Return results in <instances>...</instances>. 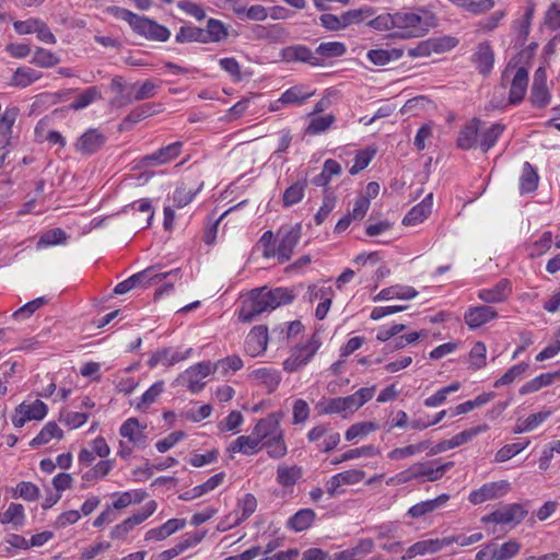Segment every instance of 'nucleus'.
<instances>
[{
    "mask_svg": "<svg viewBox=\"0 0 560 560\" xmlns=\"http://www.w3.org/2000/svg\"><path fill=\"white\" fill-rule=\"evenodd\" d=\"M378 425L372 421L358 422L352 424L345 434L347 441L363 438L377 430Z\"/></svg>",
    "mask_w": 560,
    "mask_h": 560,
    "instance_id": "obj_51",
    "label": "nucleus"
},
{
    "mask_svg": "<svg viewBox=\"0 0 560 560\" xmlns=\"http://www.w3.org/2000/svg\"><path fill=\"white\" fill-rule=\"evenodd\" d=\"M164 389V383L162 381L154 383L136 404L137 409H145L162 394Z\"/></svg>",
    "mask_w": 560,
    "mask_h": 560,
    "instance_id": "obj_59",
    "label": "nucleus"
},
{
    "mask_svg": "<svg viewBox=\"0 0 560 560\" xmlns=\"http://www.w3.org/2000/svg\"><path fill=\"white\" fill-rule=\"evenodd\" d=\"M347 52V47L341 42L320 43L316 48V54L324 58L341 57Z\"/></svg>",
    "mask_w": 560,
    "mask_h": 560,
    "instance_id": "obj_52",
    "label": "nucleus"
},
{
    "mask_svg": "<svg viewBox=\"0 0 560 560\" xmlns=\"http://www.w3.org/2000/svg\"><path fill=\"white\" fill-rule=\"evenodd\" d=\"M559 377H560V372L540 374L539 376H537V377L530 380L529 382H527L526 384H524L520 388V394L527 395L530 393H535L545 386L551 385L553 383V381Z\"/></svg>",
    "mask_w": 560,
    "mask_h": 560,
    "instance_id": "obj_41",
    "label": "nucleus"
},
{
    "mask_svg": "<svg viewBox=\"0 0 560 560\" xmlns=\"http://www.w3.org/2000/svg\"><path fill=\"white\" fill-rule=\"evenodd\" d=\"M436 460H430L424 463H416L412 465L413 476L416 480L424 481H436L443 477V475L450 470L453 466V462H447L439 466H434Z\"/></svg>",
    "mask_w": 560,
    "mask_h": 560,
    "instance_id": "obj_14",
    "label": "nucleus"
},
{
    "mask_svg": "<svg viewBox=\"0 0 560 560\" xmlns=\"http://www.w3.org/2000/svg\"><path fill=\"white\" fill-rule=\"evenodd\" d=\"M13 495L26 501H35L39 497V489L33 482L21 481L16 485Z\"/></svg>",
    "mask_w": 560,
    "mask_h": 560,
    "instance_id": "obj_60",
    "label": "nucleus"
},
{
    "mask_svg": "<svg viewBox=\"0 0 560 560\" xmlns=\"http://www.w3.org/2000/svg\"><path fill=\"white\" fill-rule=\"evenodd\" d=\"M550 93L547 85H532L530 102L535 107L542 108L548 105Z\"/></svg>",
    "mask_w": 560,
    "mask_h": 560,
    "instance_id": "obj_64",
    "label": "nucleus"
},
{
    "mask_svg": "<svg viewBox=\"0 0 560 560\" xmlns=\"http://www.w3.org/2000/svg\"><path fill=\"white\" fill-rule=\"evenodd\" d=\"M106 141V137L97 129L86 130L74 143V148L83 155L97 152Z\"/></svg>",
    "mask_w": 560,
    "mask_h": 560,
    "instance_id": "obj_17",
    "label": "nucleus"
},
{
    "mask_svg": "<svg viewBox=\"0 0 560 560\" xmlns=\"http://www.w3.org/2000/svg\"><path fill=\"white\" fill-rule=\"evenodd\" d=\"M432 211V194L415 206L404 218L405 225H416L427 219Z\"/></svg>",
    "mask_w": 560,
    "mask_h": 560,
    "instance_id": "obj_28",
    "label": "nucleus"
},
{
    "mask_svg": "<svg viewBox=\"0 0 560 560\" xmlns=\"http://www.w3.org/2000/svg\"><path fill=\"white\" fill-rule=\"evenodd\" d=\"M224 479V472H219L209 478L205 483L194 487L179 495L183 501H190L199 498L219 487Z\"/></svg>",
    "mask_w": 560,
    "mask_h": 560,
    "instance_id": "obj_30",
    "label": "nucleus"
},
{
    "mask_svg": "<svg viewBox=\"0 0 560 560\" xmlns=\"http://www.w3.org/2000/svg\"><path fill=\"white\" fill-rule=\"evenodd\" d=\"M319 347V338L316 335H313L306 345L296 347L292 351L291 355L283 362L284 371L295 372L301 366L306 365Z\"/></svg>",
    "mask_w": 560,
    "mask_h": 560,
    "instance_id": "obj_7",
    "label": "nucleus"
},
{
    "mask_svg": "<svg viewBox=\"0 0 560 560\" xmlns=\"http://www.w3.org/2000/svg\"><path fill=\"white\" fill-rule=\"evenodd\" d=\"M316 409L320 415L337 413L343 418L354 412L350 396L323 399L317 402Z\"/></svg>",
    "mask_w": 560,
    "mask_h": 560,
    "instance_id": "obj_16",
    "label": "nucleus"
},
{
    "mask_svg": "<svg viewBox=\"0 0 560 560\" xmlns=\"http://www.w3.org/2000/svg\"><path fill=\"white\" fill-rule=\"evenodd\" d=\"M281 56L287 62H305L311 66H320L322 61L304 45L288 46L282 49Z\"/></svg>",
    "mask_w": 560,
    "mask_h": 560,
    "instance_id": "obj_19",
    "label": "nucleus"
},
{
    "mask_svg": "<svg viewBox=\"0 0 560 560\" xmlns=\"http://www.w3.org/2000/svg\"><path fill=\"white\" fill-rule=\"evenodd\" d=\"M293 298L292 291L287 288L254 289L243 302L238 312V319L243 323H250L264 312H270L281 305L291 303Z\"/></svg>",
    "mask_w": 560,
    "mask_h": 560,
    "instance_id": "obj_1",
    "label": "nucleus"
},
{
    "mask_svg": "<svg viewBox=\"0 0 560 560\" xmlns=\"http://www.w3.org/2000/svg\"><path fill=\"white\" fill-rule=\"evenodd\" d=\"M528 85V72L525 68L521 67L516 70L510 89V103H520L526 93Z\"/></svg>",
    "mask_w": 560,
    "mask_h": 560,
    "instance_id": "obj_27",
    "label": "nucleus"
},
{
    "mask_svg": "<svg viewBox=\"0 0 560 560\" xmlns=\"http://www.w3.org/2000/svg\"><path fill=\"white\" fill-rule=\"evenodd\" d=\"M261 450V442L252 432L250 435H241L235 441H233L228 451L231 453H242L244 455H254L257 454Z\"/></svg>",
    "mask_w": 560,
    "mask_h": 560,
    "instance_id": "obj_26",
    "label": "nucleus"
},
{
    "mask_svg": "<svg viewBox=\"0 0 560 560\" xmlns=\"http://www.w3.org/2000/svg\"><path fill=\"white\" fill-rule=\"evenodd\" d=\"M252 377L264 384L269 392L275 390L281 381L280 373L273 369L260 368L252 372Z\"/></svg>",
    "mask_w": 560,
    "mask_h": 560,
    "instance_id": "obj_39",
    "label": "nucleus"
},
{
    "mask_svg": "<svg viewBox=\"0 0 560 560\" xmlns=\"http://www.w3.org/2000/svg\"><path fill=\"white\" fill-rule=\"evenodd\" d=\"M372 15L373 11L369 8L347 11L341 14L343 30L351 24L363 22L364 20L371 18Z\"/></svg>",
    "mask_w": 560,
    "mask_h": 560,
    "instance_id": "obj_57",
    "label": "nucleus"
},
{
    "mask_svg": "<svg viewBox=\"0 0 560 560\" xmlns=\"http://www.w3.org/2000/svg\"><path fill=\"white\" fill-rule=\"evenodd\" d=\"M341 173L340 164L335 160H327L320 174L313 178V184L316 186H327L334 175Z\"/></svg>",
    "mask_w": 560,
    "mask_h": 560,
    "instance_id": "obj_46",
    "label": "nucleus"
},
{
    "mask_svg": "<svg viewBox=\"0 0 560 560\" xmlns=\"http://www.w3.org/2000/svg\"><path fill=\"white\" fill-rule=\"evenodd\" d=\"M185 520L172 518L160 527L147 532L145 540H163L185 526Z\"/></svg>",
    "mask_w": 560,
    "mask_h": 560,
    "instance_id": "obj_31",
    "label": "nucleus"
},
{
    "mask_svg": "<svg viewBox=\"0 0 560 560\" xmlns=\"http://www.w3.org/2000/svg\"><path fill=\"white\" fill-rule=\"evenodd\" d=\"M0 523L10 524L15 530L21 528L25 523L23 505L20 503H11L3 513H0Z\"/></svg>",
    "mask_w": 560,
    "mask_h": 560,
    "instance_id": "obj_32",
    "label": "nucleus"
},
{
    "mask_svg": "<svg viewBox=\"0 0 560 560\" xmlns=\"http://www.w3.org/2000/svg\"><path fill=\"white\" fill-rule=\"evenodd\" d=\"M67 240V234L63 230L56 228L42 234L37 242V249L42 247L62 244Z\"/></svg>",
    "mask_w": 560,
    "mask_h": 560,
    "instance_id": "obj_53",
    "label": "nucleus"
},
{
    "mask_svg": "<svg viewBox=\"0 0 560 560\" xmlns=\"http://www.w3.org/2000/svg\"><path fill=\"white\" fill-rule=\"evenodd\" d=\"M238 506L242 510V516L237 517L232 526L241 524L242 522L247 520L256 511V508H257L256 498L253 494L247 493L238 502Z\"/></svg>",
    "mask_w": 560,
    "mask_h": 560,
    "instance_id": "obj_62",
    "label": "nucleus"
},
{
    "mask_svg": "<svg viewBox=\"0 0 560 560\" xmlns=\"http://www.w3.org/2000/svg\"><path fill=\"white\" fill-rule=\"evenodd\" d=\"M156 510V502L155 501H149L144 504L142 510L132 516L126 518L120 524L116 525L112 532L110 537L113 539H125L126 536L136 525L141 524L144 522L149 516H151Z\"/></svg>",
    "mask_w": 560,
    "mask_h": 560,
    "instance_id": "obj_11",
    "label": "nucleus"
},
{
    "mask_svg": "<svg viewBox=\"0 0 560 560\" xmlns=\"http://www.w3.org/2000/svg\"><path fill=\"white\" fill-rule=\"evenodd\" d=\"M100 98H102L101 91L96 86H91L78 95V97L70 104V108L73 110H80Z\"/></svg>",
    "mask_w": 560,
    "mask_h": 560,
    "instance_id": "obj_48",
    "label": "nucleus"
},
{
    "mask_svg": "<svg viewBox=\"0 0 560 560\" xmlns=\"http://www.w3.org/2000/svg\"><path fill=\"white\" fill-rule=\"evenodd\" d=\"M213 372L210 362H201L187 369L179 377L178 382L186 385L191 393L200 392L205 383L202 380Z\"/></svg>",
    "mask_w": 560,
    "mask_h": 560,
    "instance_id": "obj_10",
    "label": "nucleus"
},
{
    "mask_svg": "<svg viewBox=\"0 0 560 560\" xmlns=\"http://www.w3.org/2000/svg\"><path fill=\"white\" fill-rule=\"evenodd\" d=\"M472 62L476 65L479 73L487 75L493 68L494 54L489 43H480L476 52L472 55Z\"/></svg>",
    "mask_w": 560,
    "mask_h": 560,
    "instance_id": "obj_24",
    "label": "nucleus"
},
{
    "mask_svg": "<svg viewBox=\"0 0 560 560\" xmlns=\"http://www.w3.org/2000/svg\"><path fill=\"white\" fill-rule=\"evenodd\" d=\"M512 293L510 280L501 279L492 288L478 291V298L485 303H501Z\"/></svg>",
    "mask_w": 560,
    "mask_h": 560,
    "instance_id": "obj_21",
    "label": "nucleus"
},
{
    "mask_svg": "<svg viewBox=\"0 0 560 560\" xmlns=\"http://www.w3.org/2000/svg\"><path fill=\"white\" fill-rule=\"evenodd\" d=\"M401 51L398 49H371L368 52V59L375 66H385L392 59H398L401 57Z\"/></svg>",
    "mask_w": 560,
    "mask_h": 560,
    "instance_id": "obj_49",
    "label": "nucleus"
},
{
    "mask_svg": "<svg viewBox=\"0 0 560 560\" xmlns=\"http://www.w3.org/2000/svg\"><path fill=\"white\" fill-rule=\"evenodd\" d=\"M529 444V441H526L525 443H514V444H506L503 447H501L494 456L495 463H504L518 453H521L523 450H525Z\"/></svg>",
    "mask_w": 560,
    "mask_h": 560,
    "instance_id": "obj_56",
    "label": "nucleus"
},
{
    "mask_svg": "<svg viewBox=\"0 0 560 560\" xmlns=\"http://www.w3.org/2000/svg\"><path fill=\"white\" fill-rule=\"evenodd\" d=\"M47 411V405L39 399L30 404L23 401L15 408V412L12 416V423L15 428H22L27 421L44 419Z\"/></svg>",
    "mask_w": 560,
    "mask_h": 560,
    "instance_id": "obj_9",
    "label": "nucleus"
},
{
    "mask_svg": "<svg viewBox=\"0 0 560 560\" xmlns=\"http://www.w3.org/2000/svg\"><path fill=\"white\" fill-rule=\"evenodd\" d=\"M430 441H422L417 444H410L404 447H397L392 450L387 457L392 460H401L408 457H411L416 454L422 453L430 447Z\"/></svg>",
    "mask_w": 560,
    "mask_h": 560,
    "instance_id": "obj_40",
    "label": "nucleus"
},
{
    "mask_svg": "<svg viewBox=\"0 0 560 560\" xmlns=\"http://www.w3.org/2000/svg\"><path fill=\"white\" fill-rule=\"evenodd\" d=\"M538 174L534 167L528 163H524L523 173L520 179V189L522 194L533 192L538 186Z\"/></svg>",
    "mask_w": 560,
    "mask_h": 560,
    "instance_id": "obj_45",
    "label": "nucleus"
},
{
    "mask_svg": "<svg viewBox=\"0 0 560 560\" xmlns=\"http://www.w3.org/2000/svg\"><path fill=\"white\" fill-rule=\"evenodd\" d=\"M492 550V560H511L521 550V544L516 540H509L501 545L490 542Z\"/></svg>",
    "mask_w": 560,
    "mask_h": 560,
    "instance_id": "obj_34",
    "label": "nucleus"
},
{
    "mask_svg": "<svg viewBox=\"0 0 560 560\" xmlns=\"http://www.w3.org/2000/svg\"><path fill=\"white\" fill-rule=\"evenodd\" d=\"M32 62L39 67L48 68L57 65L59 58L51 51L38 47L34 52Z\"/></svg>",
    "mask_w": 560,
    "mask_h": 560,
    "instance_id": "obj_63",
    "label": "nucleus"
},
{
    "mask_svg": "<svg viewBox=\"0 0 560 560\" xmlns=\"http://www.w3.org/2000/svg\"><path fill=\"white\" fill-rule=\"evenodd\" d=\"M447 500H448L447 494H441L433 500L422 501L420 503L412 505L408 510V515L411 516L412 518L421 517L428 513L433 512L438 508L442 506L444 503H446Z\"/></svg>",
    "mask_w": 560,
    "mask_h": 560,
    "instance_id": "obj_33",
    "label": "nucleus"
},
{
    "mask_svg": "<svg viewBox=\"0 0 560 560\" xmlns=\"http://www.w3.org/2000/svg\"><path fill=\"white\" fill-rule=\"evenodd\" d=\"M302 477V469L296 465H279L277 468V482L284 487H293Z\"/></svg>",
    "mask_w": 560,
    "mask_h": 560,
    "instance_id": "obj_37",
    "label": "nucleus"
},
{
    "mask_svg": "<svg viewBox=\"0 0 560 560\" xmlns=\"http://www.w3.org/2000/svg\"><path fill=\"white\" fill-rule=\"evenodd\" d=\"M423 15L415 12H396L394 14V28L401 38L420 37L434 25V15L427 10H420Z\"/></svg>",
    "mask_w": 560,
    "mask_h": 560,
    "instance_id": "obj_3",
    "label": "nucleus"
},
{
    "mask_svg": "<svg viewBox=\"0 0 560 560\" xmlns=\"http://www.w3.org/2000/svg\"><path fill=\"white\" fill-rule=\"evenodd\" d=\"M480 124L481 120L479 118H472L463 127L457 138L458 148L463 150H470L479 145L478 135Z\"/></svg>",
    "mask_w": 560,
    "mask_h": 560,
    "instance_id": "obj_22",
    "label": "nucleus"
},
{
    "mask_svg": "<svg viewBox=\"0 0 560 560\" xmlns=\"http://www.w3.org/2000/svg\"><path fill=\"white\" fill-rule=\"evenodd\" d=\"M481 533H476L470 536H447L442 539H427L421 540L410 546L405 555L401 557L402 560H409L417 556L431 555L440 551L442 548L447 547L452 544H458L459 546H469L482 539Z\"/></svg>",
    "mask_w": 560,
    "mask_h": 560,
    "instance_id": "obj_4",
    "label": "nucleus"
},
{
    "mask_svg": "<svg viewBox=\"0 0 560 560\" xmlns=\"http://www.w3.org/2000/svg\"><path fill=\"white\" fill-rule=\"evenodd\" d=\"M108 12L116 19L128 22L135 32L149 39L165 42L171 36V32L165 26L160 25L145 16H140L127 9L110 7L108 8Z\"/></svg>",
    "mask_w": 560,
    "mask_h": 560,
    "instance_id": "obj_2",
    "label": "nucleus"
},
{
    "mask_svg": "<svg viewBox=\"0 0 560 560\" xmlns=\"http://www.w3.org/2000/svg\"><path fill=\"white\" fill-rule=\"evenodd\" d=\"M19 116L18 107H7L0 115V136L5 139V144L11 143L12 127Z\"/></svg>",
    "mask_w": 560,
    "mask_h": 560,
    "instance_id": "obj_38",
    "label": "nucleus"
},
{
    "mask_svg": "<svg viewBox=\"0 0 560 560\" xmlns=\"http://www.w3.org/2000/svg\"><path fill=\"white\" fill-rule=\"evenodd\" d=\"M510 490V483L506 480L485 483L479 489L469 494V501L472 504H481L486 501L503 497Z\"/></svg>",
    "mask_w": 560,
    "mask_h": 560,
    "instance_id": "obj_13",
    "label": "nucleus"
},
{
    "mask_svg": "<svg viewBox=\"0 0 560 560\" xmlns=\"http://www.w3.org/2000/svg\"><path fill=\"white\" fill-rule=\"evenodd\" d=\"M378 452L373 445H366L359 448L349 450L346 453H343L339 458H336L332 460L334 465L355 459L362 456H375Z\"/></svg>",
    "mask_w": 560,
    "mask_h": 560,
    "instance_id": "obj_58",
    "label": "nucleus"
},
{
    "mask_svg": "<svg viewBox=\"0 0 560 560\" xmlns=\"http://www.w3.org/2000/svg\"><path fill=\"white\" fill-rule=\"evenodd\" d=\"M268 343V329L266 326L254 327L246 337L245 350L252 357L262 353Z\"/></svg>",
    "mask_w": 560,
    "mask_h": 560,
    "instance_id": "obj_20",
    "label": "nucleus"
},
{
    "mask_svg": "<svg viewBox=\"0 0 560 560\" xmlns=\"http://www.w3.org/2000/svg\"><path fill=\"white\" fill-rule=\"evenodd\" d=\"M63 436L62 430L56 422H47L40 432L30 442L31 447H38L47 444L52 438L61 440Z\"/></svg>",
    "mask_w": 560,
    "mask_h": 560,
    "instance_id": "obj_35",
    "label": "nucleus"
},
{
    "mask_svg": "<svg viewBox=\"0 0 560 560\" xmlns=\"http://www.w3.org/2000/svg\"><path fill=\"white\" fill-rule=\"evenodd\" d=\"M315 520V512L311 509H303L298 511L288 521V526L295 532H302L307 529Z\"/></svg>",
    "mask_w": 560,
    "mask_h": 560,
    "instance_id": "obj_43",
    "label": "nucleus"
},
{
    "mask_svg": "<svg viewBox=\"0 0 560 560\" xmlns=\"http://www.w3.org/2000/svg\"><path fill=\"white\" fill-rule=\"evenodd\" d=\"M39 78L40 74L37 71L27 67H20L16 69L12 78V84L20 88H26Z\"/></svg>",
    "mask_w": 560,
    "mask_h": 560,
    "instance_id": "obj_50",
    "label": "nucleus"
},
{
    "mask_svg": "<svg viewBox=\"0 0 560 560\" xmlns=\"http://www.w3.org/2000/svg\"><path fill=\"white\" fill-rule=\"evenodd\" d=\"M459 387L460 384L458 382H454L448 386L441 388L434 395L428 397L424 400V405L430 408L438 407L446 400L447 395L457 392Z\"/></svg>",
    "mask_w": 560,
    "mask_h": 560,
    "instance_id": "obj_54",
    "label": "nucleus"
},
{
    "mask_svg": "<svg viewBox=\"0 0 560 560\" xmlns=\"http://www.w3.org/2000/svg\"><path fill=\"white\" fill-rule=\"evenodd\" d=\"M497 317V312L491 306L481 305L470 307L465 313V322L470 328H478Z\"/></svg>",
    "mask_w": 560,
    "mask_h": 560,
    "instance_id": "obj_25",
    "label": "nucleus"
},
{
    "mask_svg": "<svg viewBox=\"0 0 560 560\" xmlns=\"http://www.w3.org/2000/svg\"><path fill=\"white\" fill-rule=\"evenodd\" d=\"M262 447L266 448L270 458H283L288 453V447L284 442V433L278 434L277 436L262 442L261 448Z\"/></svg>",
    "mask_w": 560,
    "mask_h": 560,
    "instance_id": "obj_42",
    "label": "nucleus"
},
{
    "mask_svg": "<svg viewBox=\"0 0 560 560\" xmlns=\"http://www.w3.org/2000/svg\"><path fill=\"white\" fill-rule=\"evenodd\" d=\"M205 40L207 43H219L229 36L228 27L223 22L217 19H209L207 27L203 30Z\"/></svg>",
    "mask_w": 560,
    "mask_h": 560,
    "instance_id": "obj_36",
    "label": "nucleus"
},
{
    "mask_svg": "<svg viewBox=\"0 0 560 560\" xmlns=\"http://www.w3.org/2000/svg\"><path fill=\"white\" fill-rule=\"evenodd\" d=\"M505 130L502 124H493L480 135L479 147L482 152H488L497 143L499 137Z\"/></svg>",
    "mask_w": 560,
    "mask_h": 560,
    "instance_id": "obj_44",
    "label": "nucleus"
},
{
    "mask_svg": "<svg viewBox=\"0 0 560 560\" xmlns=\"http://www.w3.org/2000/svg\"><path fill=\"white\" fill-rule=\"evenodd\" d=\"M334 121L335 117L330 114L326 116L314 117L311 119L305 133L317 135L324 132L332 125Z\"/></svg>",
    "mask_w": 560,
    "mask_h": 560,
    "instance_id": "obj_61",
    "label": "nucleus"
},
{
    "mask_svg": "<svg viewBox=\"0 0 560 560\" xmlns=\"http://www.w3.org/2000/svg\"><path fill=\"white\" fill-rule=\"evenodd\" d=\"M458 40L451 36L432 37L420 42L415 48L409 49L410 57H429L432 54H443L453 49Z\"/></svg>",
    "mask_w": 560,
    "mask_h": 560,
    "instance_id": "obj_8",
    "label": "nucleus"
},
{
    "mask_svg": "<svg viewBox=\"0 0 560 560\" xmlns=\"http://www.w3.org/2000/svg\"><path fill=\"white\" fill-rule=\"evenodd\" d=\"M528 370V364L521 362L510 368L498 381L494 383V387L509 385L516 378H520Z\"/></svg>",
    "mask_w": 560,
    "mask_h": 560,
    "instance_id": "obj_55",
    "label": "nucleus"
},
{
    "mask_svg": "<svg viewBox=\"0 0 560 560\" xmlns=\"http://www.w3.org/2000/svg\"><path fill=\"white\" fill-rule=\"evenodd\" d=\"M155 267H149L138 273H135L133 276L129 277L128 279L119 282L115 289V294H125L132 290L136 287H147L151 282H159L163 279H174V281L179 279L180 269L176 268L167 272H159L154 273Z\"/></svg>",
    "mask_w": 560,
    "mask_h": 560,
    "instance_id": "obj_6",
    "label": "nucleus"
},
{
    "mask_svg": "<svg viewBox=\"0 0 560 560\" xmlns=\"http://www.w3.org/2000/svg\"><path fill=\"white\" fill-rule=\"evenodd\" d=\"M281 417V412H272L256 423L253 432L261 443L283 433L280 425Z\"/></svg>",
    "mask_w": 560,
    "mask_h": 560,
    "instance_id": "obj_15",
    "label": "nucleus"
},
{
    "mask_svg": "<svg viewBox=\"0 0 560 560\" xmlns=\"http://www.w3.org/2000/svg\"><path fill=\"white\" fill-rule=\"evenodd\" d=\"M301 236L302 225L300 223L282 225L278 229L276 233L277 247L275 249V257L279 264L288 262L292 258Z\"/></svg>",
    "mask_w": 560,
    "mask_h": 560,
    "instance_id": "obj_5",
    "label": "nucleus"
},
{
    "mask_svg": "<svg viewBox=\"0 0 560 560\" xmlns=\"http://www.w3.org/2000/svg\"><path fill=\"white\" fill-rule=\"evenodd\" d=\"M417 295L418 291L415 288L396 284L383 289L377 295L373 298V301L378 302L392 299L410 300L416 298Z\"/></svg>",
    "mask_w": 560,
    "mask_h": 560,
    "instance_id": "obj_29",
    "label": "nucleus"
},
{
    "mask_svg": "<svg viewBox=\"0 0 560 560\" xmlns=\"http://www.w3.org/2000/svg\"><path fill=\"white\" fill-rule=\"evenodd\" d=\"M527 515V511L517 503L505 505L494 512L486 515L481 518L483 523H494V524H518L524 517Z\"/></svg>",
    "mask_w": 560,
    "mask_h": 560,
    "instance_id": "obj_12",
    "label": "nucleus"
},
{
    "mask_svg": "<svg viewBox=\"0 0 560 560\" xmlns=\"http://www.w3.org/2000/svg\"><path fill=\"white\" fill-rule=\"evenodd\" d=\"M145 427H141L137 418L127 419L120 427L119 433L135 446L144 447L147 444Z\"/></svg>",
    "mask_w": 560,
    "mask_h": 560,
    "instance_id": "obj_23",
    "label": "nucleus"
},
{
    "mask_svg": "<svg viewBox=\"0 0 560 560\" xmlns=\"http://www.w3.org/2000/svg\"><path fill=\"white\" fill-rule=\"evenodd\" d=\"M175 39L180 44L192 42L206 44L203 28L197 26H182Z\"/></svg>",
    "mask_w": 560,
    "mask_h": 560,
    "instance_id": "obj_47",
    "label": "nucleus"
},
{
    "mask_svg": "<svg viewBox=\"0 0 560 560\" xmlns=\"http://www.w3.org/2000/svg\"><path fill=\"white\" fill-rule=\"evenodd\" d=\"M183 143L177 141L164 148H161L152 154H148L141 159L144 166H159L166 164L177 158L182 152Z\"/></svg>",
    "mask_w": 560,
    "mask_h": 560,
    "instance_id": "obj_18",
    "label": "nucleus"
}]
</instances>
